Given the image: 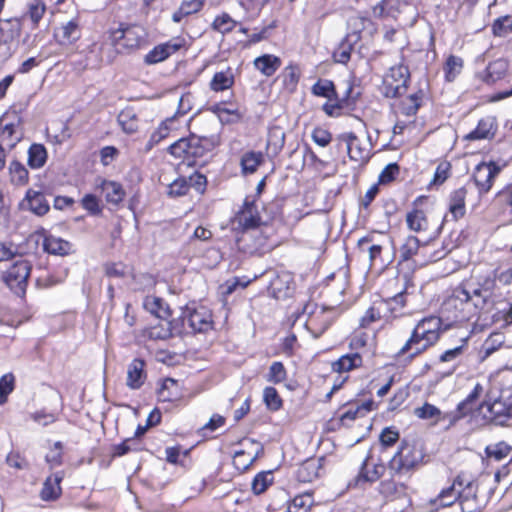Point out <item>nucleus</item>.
Here are the masks:
<instances>
[{
    "label": "nucleus",
    "instance_id": "1",
    "mask_svg": "<svg viewBox=\"0 0 512 512\" xmlns=\"http://www.w3.org/2000/svg\"><path fill=\"white\" fill-rule=\"evenodd\" d=\"M467 285L475 298L479 315L491 314L510 295L512 266L499 264L493 269L472 274Z\"/></svg>",
    "mask_w": 512,
    "mask_h": 512
},
{
    "label": "nucleus",
    "instance_id": "2",
    "mask_svg": "<svg viewBox=\"0 0 512 512\" xmlns=\"http://www.w3.org/2000/svg\"><path fill=\"white\" fill-rule=\"evenodd\" d=\"M349 351L330 364L331 371L336 375L332 387L325 394L323 401L329 403L335 393L341 390L350 380V373L365 367V355L368 352L367 336L360 331H353L347 338Z\"/></svg>",
    "mask_w": 512,
    "mask_h": 512
},
{
    "label": "nucleus",
    "instance_id": "3",
    "mask_svg": "<svg viewBox=\"0 0 512 512\" xmlns=\"http://www.w3.org/2000/svg\"><path fill=\"white\" fill-rule=\"evenodd\" d=\"M442 332L440 317L430 315L422 318L416 323L402 347L395 353V361L411 364L439 342Z\"/></svg>",
    "mask_w": 512,
    "mask_h": 512
},
{
    "label": "nucleus",
    "instance_id": "4",
    "mask_svg": "<svg viewBox=\"0 0 512 512\" xmlns=\"http://www.w3.org/2000/svg\"><path fill=\"white\" fill-rule=\"evenodd\" d=\"M429 94V84L424 81L418 82L408 94L396 98L391 107L396 118L392 129L394 135H403L406 130L415 128L417 114L429 99Z\"/></svg>",
    "mask_w": 512,
    "mask_h": 512
},
{
    "label": "nucleus",
    "instance_id": "5",
    "mask_svg": "<svg viewBox=\"0 0 512 512\" xmlns=\"http://www.w3.org/2000/svg\"><path fill=\"white\" fill-rule=\"evenodd\" d=\"M436 230L427 241L421 242L416 235H408L399 247V261L412 260L419 265H427L443 259L455 245L450 239H444L440 248H432V242L437 238Z\"/></svg>",
    "mask_w": 512,
    "mask_h": 512
},
{
    "label": "nucleus",
    "instance_id": "6",
    "mask_svg": "<svg viewBox=\"0 0 512 512\" xmlns=\"http://www.w3.org/2000/svg\"><path fill=\"white\" fill-rule=\"evenodd\" d=\"M472 297L470 288L467 289L463 285L454 288L441 307L446 319L452 322H468L479 314L475 302L472 303Z\"/></svg>",
    "mask_w": 512,
    "mask_h": 512
},
{
    "label": "nucleus",
    "instance_id": "7",
    "mask_svg": "<svg viewBox=\"0 0 512 512\" xmlns=\"http://www.w3.org/2000/svg\"><path fill=\"white\" fill-rule=\"evenodd\" d=\"M281 216L277 203L265 205L258 212V254L269 252L279 244L275 221L280 220Z\"/></svg>",
    "mask_w": 512,
    "mask_h": 512
},
{
    "label": "nucleus",
    "instance_id": "8",
    "mask_svg": "<svg viewBox=\"0 0 512 512\" xmlns=\"http://www.w3.org/2000/svg\"><path fill=\"white\" fill-rule=\"evenodd\" d=\"M424 454L417 445L407 439H403L397 451L387 463V469L401 474L409 479L421 466Z\"/></svg>",
    "mask_w": 512,
    "mask_h": 512
},
{
    "label": "nucleus",
    "instance_id": "9",
    "mask_svg": "<svg viewBox=\"0 0 512 512\" xmlns=\"http://www.w3.org/2000/svg\"><path fill=\"white\" fill-rule=\"evenodd\" d=\"M293 285V275L287 271L271 268L258 275L260 293L277 300L288 298L293 292Z\"/></svg>",
    "mask_w": 512,
    "mask_h": 512
},
{
    "label": "nucleus",
    "instance_id": "10",
    "mask_svg": "<svg viewBox=\"0 0 512 512\" xmlns=\"http://www.w3.org/2000/svg\"><path fill=\"white\" fill-rule=\"evenodd\" d=\"M110 42L118 54H132L146 44V32L139 25L120 26L110 32Z\"/></svg>",
    "mask_w": 512,
    "mask_h": 512
},
{
    "label": "nucleus",
    "instance_id": "11",
    "mask_svg": "<svg viewBox=\"0 0 512 512\" xmlns=\"http://www.w3.org/2000/svg\"><path fill=\"white\" fill-rule=\"evenodd\" d=\"M377 408L378 404L373 398L366 400L353 399L342 405L336 415L329 421V424L333 430L350 428L356 420L365 418Z\"/></svg>",
    "mask_w": 512,
    "mask_h": 512
},
{
    "label": "nucleus",
    "instance_id": "12",
    "mask_svg": "<svg viewBox=\"0 0 512 512\" xmlns=\"http://www.w3.org/2000/svg\"><path fill=\"white\" fill-rule=\"evenodd\" d=\"M430 198L427 195L417 196L411 203L405 214V224L410 232L415 234H426L433 226V219L430 216Z\"/></svg>",
    "mask_w": 512,
    "mask_h": 512
},
{
    "label": "nucleus",
    "instance_id": "13",
    "mask_svg": "<svg viewBox=\"0 0 512 512\" xmlns=\"http://www.w3.org/2000/svg\"><path fill=\"white\" fill-rule=\"evenodd\" d=\"M303 311L307 313L305 327L314 338L321 337L340 315L337 307H326L316 303H307Z\"/></svg>",
    "mask_w": 512,
    "mask_h": 512
},
{
    "label": "nucleus",
    "instance_id": "14",
    "mask_svg": "<svg viewBox=\"0 0 512 512\" xmlns=\"http://www.w3.org/2000/svg\"><path fill=\"white\" fill-rule=\"evenodd\" d=\"M410 82L409 67L399 63L390 67L383 75L380 92L385 98L396 99L407 93Z\"/></svg>",
    "mask_w": 512,
    "mask_h": 512
},
{
    "label": "nucleus",
    "instance_id": "15",
    "mask_svg": "<svg viewBox=\"0 0 512 512\" xmlns=\"http://www.w3.org/2000/svg\"><path fill=\"white\" fill-rule=\"evenodd\" d=\"M487 407L489 421L495 425L504 426L512 419V384L500 385L497 395L481 404Z\"/></svg>",
    "mask_w": 512,
    "mask_h": 512
},
{
    "label": "nucleus",
    "instance_id": "16",
    "mask_svg": "<svg viewBox=\"0 0 512 512\" xmlns=\"http://www.w3.org/2000/svg\"><path fill=\"white\" fill-rule=\"evenodd\" d=\"M353 30L349 31L340 41L332 53L335 63L346 65L350 59L355 45L362 39L361 32L368 26H374L367 17H355L352 19Z\"/></svg>",
    "mask_w": 512,
    "mask_h": 512
},
{
    "label": "nucleus",
    "instance_id": "17",
    "mask_svg": "<svg viewBox=\"0 0 512 512\" xmlns=\"http://www.w3.org/2000/svg\"><path fill=\"white\" fill-rule=\"evenodd\" d=\"M506 166L507 162L490 160L481 161L474 167L471 181L480 196L486 195L491 191L496 178Z\"/></svg>",
    "mask_w": 512,
    "mask_h": 512
},
{
    "label": "nucleus",
    "instance_id": "18",
    "mask_svg": "<svg viewBox=\"0 0 512 512\" xmlns=\"http://www.w3.org/2000/svg\"><path fill=\"white\" fill-rule=\"evenodd\" d=\"M409 478L388 470V477L381 479L376 491L384 503L396 502L409 496Z\"/></svg>",
    "mask_w": 512,
    "mask_h": 512
},
{
    "label": "nucleus",
    "instance_id": "19",
    "mask_svg": "<svg viewBox=\"0 0 512 512\" xmlns=\"http://www.w3.org/2000/svg\"><path fill=\"white\" fill-rule=\"evenodd\" d=\"M337 147L345 148L349 159L358 165L366 164L372 155L371 144L361 139L354 132H343L336 137Z\"/></svg>",
    "mask_w": 512,
    "mask_h": 512
},
{
    "label": "nucleus",
    "instance_id": "20",
    "mask_svg": "<svg viewBox=\"0 0 512 512\" xmlns=\"http://www.w3.org/2000/svg\"><path fill=\"white\" fill-rule=\"evenodd\" d=\"M177 321H181L177 333H196L206 332L212 327V315L205 308H194L186 306Z\"/></svg>",
    "mask_w": 512,
    "mask_h": 512
},
{
    "label": "nucleus",
    "instance_id": "21",
    "mask_svg": "<svg viewBox=\"0 0 512 512\" xmlns=\"http://www.w3.org/2000/svg\"><path fill=\"white\" fill-rule=\"evenodd\" d=\"M470 476L465 472L458 473L450 486L443 488L434 498L429 500V505L435 510H440L458 503L463 487L469 488Z\"/></svg>",
    "mask_w": 512,
    "mask_h": 512
},
{
    "label": "nucleus",
    "instance_id": "22",
    "mask_svg": "<svg viewBox=\"0 0 512 512\" xmlns=\"http://www.w3.org/2000/svg\"><path fill=\"white\" fill-rule=\"evenodd\" d=\"M32 270L29 261L21 259L13 263L4 273V283L18 296L24 297Z\"/></svg>",
    "mask_w": 512,
    "mask_h": 512
},
{
    "label": "nucleus",
    "instance_id": "23",
    "mask_svg": "<svg viewBox=\"0 0 512 512\" xmlns=\"http://www.w3.org/2000/svg\"><path fill=\"white\" fill-rule=\"evenodd\" d=\"M371 459L372 455L371 453H368L362 461L358 473L349 481V488L364 489L367 485L370 486L381 480L385 473L386 466L382 462H377L370 465L369 461Z\"/></svg>",
    "mask_w": 512,
    "mask_h": 512
},
{
    "label": "nucleus",
    "instance_id": "24",
    "mask_svg": "<svg viewBox=\"0 0 512 512\" xmlns=\"http://www.w3.org/2000/svg\"><path fill=\"white\" fill-rule=\"evenodd\" d=\"M467 195L468 190L465 186L456 188L449 193L447 197V213L436 228V236L441 234L445 222H457L465 217Z\"/></svg>",
    "mask_w": 512,
    "mask_h": 512
},
{
    "label": "nucleus",
    "instance_id": "25",
    "mask_svg": "<svg viewBox=\"0 0 512 512\" xmlns=\"http://www.w3.org/2000/svg\"><path fill=\"white\" fill-rule=\"evenodd\" d=\"M221 142L219 133H207L206 131H199V133L192 132L188 137L189 145V160L201 159L208 153L212 152L215 147L219 146Z\"/></svg>",
    "mask_w": 512,
    "mask_h": 512
},
{
    "label": "nucleus",
    "instance_id": "26",
    "mask_svg": "<svg viewBox=\"0 0 512 512\" xmlns=\"http://www.w3.org/2000/svg\"><path fill=\"white\" fill-rule=\"evenodd\" d=\"M256 197L247 196L244 200L242 208L231 220L232 228L238 232H245L249 229L256 228Z\"/></svg>",
    "mask_w": 512,
    "mask_h": 512
},
{
    "label": "nucleus",
    "instance_id": "27",
    "mask_svg": "<svg viewBox=\"0 0 512 512\" xmlns=\"http://www.w3.org/2000/svg\"><path fill=\"white\" fill-rule=\"evenodd\" d=\"M384 322L386 323V316L380 307L378 300L372 301L370 306L364 311L358 321V327L354 331H360L367 336V345H369V333L373 331V337H376L375 325Z\"/></svg>",
    "mask_w": 512,
    "mask_h": 512
},
{
    "label": "nucleus",
    "instance_id": "28",
    "mask_svg": "<svg viewBox=\"0 0 512 512\" xmlns=\"http://www.w3.org/2000/svg\"><path fill=\"white\" fill-rule=\"evenodd\" d=\"M498 132V122L494 116H485L478 120L476 127L462 137L463 142L491 141Z\"/></svg>",
    "mask_w": 512,
    "mask_h": 512
},
{
    "label": "nucleus",
    "instance_id": "29",
    "mask_svg": "<svg viewBox=\"0 0 512 512\" xmlns=\"http://www.w3.org/2000/svg\"><path fill=\"white\" fill-rule=\"evenodd\" d=\"M377 300L386 316V323H391L406 314L407 292L403 294L397 292L396 295H388V298H378Z\"/></svg>",
    "mask_w": 512,
    "mask_h": 512
},
{
    "label": "nucleus",
    "instance_id": "30",
    "mask_svg": "<svg viewBox=\"0 0 512 512\" xmlns=\"http://www.w3.org/2000/svg\"><path fill=\"white\" fill-rule=\"evenodd\" d=\"M509 64L504 59H496L488 63L484 70L476 73L475 77L482 84L491 86L504 79L508 74Z\"/></svg>",
    "mask_w": 512,
    "mask_h": 512
},
{
    "label": "nucleus",
    "instance_id": "31",
    "mask_svg": "<svg viewBox=\"0 0 512 512\" xmlns=\"http://www.w3.org/2000/svg\"><path fill=\"white\" fill-rule=\"evenodd\" d=\"M183 45L184 40L181 39H172L165 43L159 44L145 55L144 62L147 65H153L162 62L177 52Z\"/></svg>",
    "mask_w": 512,
    "mask_h": 512
},
{
    "label": "nucleus",
    "instance_id": "32",
    "mask_svg": "<svg viewBox=\"0 0 512 512\" xmlns=\"http://www.w3.org/2000/svg\"><path fill=\"white\" fill-rule=\"evenodd\" d=\"M408 5L407 0H381L372 7V13L374 17L380 19H397L402 9Z\"/></svg>",
    "mask_w": 512,
    "mask_h": 512
},
{
    "label": "nucleus",
    "instance_id": "33",
    "mask_svg": "<svg viewBox=\"0 0 512 512\" xmlns=\"http://www.w3.org/2000/svg\"><path fill=\"white\" fill-rule=\"evenodd\" d=\"M483 388L477 383L470 393L460 401L453 412V420H460L471 415L476 409L477 400L479 399Z\"/></svg>",
    "mask_w": 512,
    "mask_h": 512
},
{
    "label": "nucleus",
    "instance_id": "34",
    "mask_svg": "<svg viewBox=\"0 0 512 512\" xmlns=\"http://www.w3.org/2000/svg\"><path fill=\"white\" fill-rule=\"evenodd\" d=\"M322 111L326 116L331 118H339L351 115L355 109L345 101L336 91V95L331 97L322 105Z\"/></svg>",
    "mask_w": 512,
    "mask_h": 512
},
{
    "label": "nucleus",
    "instance_id": "35",
    "mask_svg": "<svg viewBox=\"0 0 512 512\" xmlns=\"http://www.w3.org/2000/svg\"><path fill=\"white\" fill-rule=\"evenodd\" d=\"M81 37V28L77 18L62 24L55 31V38L60 45H71Z\"/></svg>",
    "mask_w": 512,
    "mask_h": 512
},
{
    "label": "nucleus",
    "instance_id": "36",
    "mask_svg": "<svg viewBox=\"0 0 512 512\" xmlns=\"http://www.w3.org/2000/svg\"><path fill=\"white\" fill-rule=\"evenodd\" d=\"M23 207H27L32 213L37 216H43L50 210V205L45 198V195L40 191L28 189L25 198L21 204Z\"/></svg>",
    "mask_w": 512,
    "mask_h": 512
},
{
    "label": "nucleus",
    "instance_id": "37",
    "mask_svg": "<svg viewBox=\"0 0 512 512\" xmlns=\"http://www.w3.org/2000/svg\"><path fill=\"white\" fill-rule=\"evenodd\" d=\"M464 59L453 53L448 54L442 64L443 78L445 82H454L464 69Z\"/></svg>",
    "mask_w": 512,
    "mask_h": 512
},
{
    "label": "nucleus",
    "instance_id": "38",
    "mask_svg": "<svg viewBox=\"0 0 512 512\" xmlns=\"http://www.w3.org/2000/svg\"><path fill=\"white\" fill-rule=\"evenodd\" d=\"M145 362L142 359H134L128 366L127 386L131 389H139L146 379L144 371Z\"/></svg>",
    "mask_w": 512,
    "mask_h": 512
},
{
    "label": "nucleus",
    "instance_id": "39",
    "mask_svg": "<svg viewBox=\"0 0 512 512\" xmlns=\"http://www.w3.org/2000/svg\"><path fill=\"white\" fill-rule=\"evenodd\" d=\"M301 77V70L297 63L290 62L284 67L280 74L282 79L283 88L289 93H294L297 90L298 83Z\"/></svg>",
    "mask_w": 512,
    "mask_h": 512
},
{
    "label": "nucleus",
    "instance_id": "40",
    "mask_svg": "<svg viewBox=\"0 0 512 512\" xmlns=\"http://www.w3.org/2000/svg\"><path fill=\"white\" fill-rule=\"evenodd\" d=\"M43 249L45 252L52 255L65 256L69 254L71 244L62 238L45 234L43 238Z\"/></svg>",
    "mask_w": 512,
    "mask_h": 512
},
{
    "label": "nucleus",
    "instance_id": "41",
    "mask_svg": "<svg viewBox=\"0 0 512 512\" xmlns=\"http://www.w3.org/2000/svg\"><path fill=\"white\" fill-rule=\"evenodd\" d=\"M475 484L470 478L469 488L463 487L461 495L458 500L461 512H478L479 502L476 492L474 490Z\"/></svg>",
    "mask_w": 512,
    "mask_h": 512
},
{
    "label": "nucleus",
    "instance_id": "42",
    "mask_svg": "<svg viewBox=\"0 0 512 512\" xmlns=\"http://www.w3.org/2000/svg\"><path fill=\"white\" fill-rule=\"evenodd\" d=\"M487 461L500 462L512 453V444L502 440L489 444L484 449Z\"/></svg>",
    "mask_w": 512,
    "mask_h": 512
},
{
    "label": "nucleus",
    "instance_id": "43",
    "mask_svg": "<svg viewBox=\"0 0 512 512\" xmlns=\"http://www.w3.org/2000/svg\"><path fill=\"white\" fill-rule=\"evenodd\" d=\"M493 205L502 213L512 215V182L505 184L496 192Z\"/></svg>",
    "mask_w": 512,
    "mask_h": 512
},
{
    "label": "nucleus",
    "instance_id": "44",
    "mask_svg": "<svg viewBox=\"0 0 512 512\" xmlns=\"http://www.w3.org/2000/svg\"><path fill=\"white\" fill-rule=\"evenodd\" d=\"M262 402L271 413L280 411L284 406V400L274 386H266L263 389Z\"/></svg>",
    "mask_w": 512,
    "mask_h": 512
},
{
    "label": "nucleus",
    "instance_id": "45",
    "mask_svg": "<svg viewBox=\"0 0 512 512\" xmlns=\"http://www.w3.org/2000/svg\"><path fill=\"white\" fill-rule=\"evenodd\" d=\"M282 66V59L274 54L258 56V71L266 77H272Z\"/></svg>",
    "mask_w": 512,
    "mask_h": 512
},
{
    "label": "nucleus",
    "instance_id": "46",
    "mask_svg": "<svg viewBox=\"0 0 512 512\" xmlns=\"http://www.w3.org/2000/svg\"><path fill=\"white\" fill-rule=\"evenodd\" d=\"M118 123L127 134H133L138 131L139 118L135 110L131 107L123 109L118 115Z\"/></svg>",
    "mask_w": 512,
    "mask_h": 512
},
{
    "label": "nucleus",
    "instance_id": "47",
    "mask_svg": "<svg viewBox=\"0 0 512 512\" xmlns=\"http://www.w3.org/2000/svg\"><path fill=\"white\" fill-rule=\"evenodd\" d=\"M101 190L108 203L119 204L125 197L122 185L115 181L103 180Z\"/></svg>",
    "mask_w": 512,
    "mask_h": 512
},
{
    "label": "nucleus",
    "instance_id": "48",
    "mask_svg": "<svg viewBox=\"0 0 512 512\" xmlns=\"http://www.w3.org/2000/svg\"><path fill=\"white\" fill-rule=\"evenodd\" d=\"M62 477L58 474L48 477L41 490V498L44 501L56 500L61 494L60 482Z\"/></svg>",
    "mask_w": 512,
    "mask_h": 512
},
{
    "label": "nucleus",
    "instance_id": "49",
    "mask_svg": "<svg viewBox=\"0 0 512 512\" xmlns=\"http://www.w3.org/2000/svg\"><path fill=\"white\" fill-rule=\"evenodd\" d=\"M176 116H171L166 118L157 128L156 131H154L150 139L147 143V148L151 149L154 145L158 144L161 140L165 139L168 135L170 130L176 129Z\"/></svg>",
    "mask_w": 512,
    "mask_h": 512
},
{
    "label": "nucleus",
    "instance_id": "50",
    "mask_svg": "<svg viewBox=\"0 0 512 512\" xmlns=\"http://www.w3.org/2000/svg\"><path fill=\"white\" fill-rule=\"evenodd\" d=\"M47 150L44 145L34 143L28 149V165L32 169L43 167L47 161Z\"/></svg>",
    "mask_w": 512,
    "mask_h": 512
},
{
    "label": "nucleus",
    "instance_id": "51",
    "mask_svg": "<svg viewBox=\"0 0 512 512\" xmlns=\"http://www.w3.org/2000/svg\"><path fill=\"white\" fill-rule=\"evenodd\" d=\"M268 383L274 385L284 383L288 378V371L284 363L281 361H273L264 375Z\"/></svg>",
    "mask_w": 512,
    "mask_h": 512
},
{
    "label": "nucleus",
    "instance_id": "52",
    "mask_svg": "<svg viewBox=\"0 0 512 512\" xmlns=\"http://www.w3.org/2000/svg\"><path fill=\"white\" fill-rule=\"evenodd\" d=\"M320 465L313 460L303 462L297 469V479L303 483L312 482L319 476Z\"/></svg>",
    "mask_w": 512,
    "mask_h": 512
},
{
    "label": "nucleus",
    "instance_id": "53",
    "mask_svg": "<svg viewBox=\"0 0 512 512\" xmlns=\"http://www.w3.org/2000/svg\"><path fill=\"white\" fill-rule=\"evenodd\" d=\"M234 83V74L231 68L225 71L216 72L210 82V88L213 91H223L232 87Z\"/></svg>",
    "mask_w": 512,
    "mask_h": 512
},
{
    "label": "nucleus",
    "instance_id": "54",
    "mask_svg": "<svg viewBox=\"0 0 512 512\" xmlns=\"http://www.w3.org/2000/svg\"><path fill=\"white\" fill-rule=\"evenodd\" d=\"M178 321L174 320L167 323L166 326L159 324L148 329L147 336L152 340H166L173 335V331L177 333Z\"/></svg>",
    "mask_w": 512,
    "mask_h": 512
},
{
    "label": "nucleus",
    "instance_id": "55",
    "mask_svg": "<svg viewBox=\"0 0 512 512\" xmlns=\"http://www.w3.org/2000/svg\"><path fill=\"white\" fill-rule=\"evenodd\" d=\"M403 294L407 292L406 283H402L399 276L387 278L380 288L379 298H388V295Z\"/></svg>",
    "mask_w": 512,
    "mask_h": 512
},
{
    "label": "nucleus",
    "instance_id": "56",
    "mask_svg": "<svg viewBox=\"0 0 512 512\" xmlns=\"http://www.w3.org/2000/svg\"><path fill=\"white\" fill-rule=\"evenodd\" d=\"M311 93L317 97L326 98L327 101L336 95V86L330 79L319 78L311 87Z\"/></svg>",
    "mask_w": 512,
    "mask_h": 512
},
{
    "label": "nucleus",
    "instance_id": "57",
    "mask_svg": "<svg viewBox=\"0 0 512 512\" xmlns=\"http://www.w3.org/2000/svg\"><path fill=\"white\" fill-rule=\"evenodd\" d=\"M491 33L495 37L504 38L512 33V15H503L493 20Z\"/></svg>",
    "mask_w": 512,
    "mask_h": 512
},
{
    "label": "nucleus",
    "instance_id": "58",
    "mask_svg": "<svg viewBox=\"0 0 512 512\" xmlns=\"http://www.w3.org/2000/svg\"><path fill=\"white\" fill-rule=\"evenodd\" d=\"M18 125L14 123L5 124L0 133V140L10 149L14 148L21 140L22 134L17 130Z\"/></svg>",
    "mask_w": 512,
    "mask_h": 512
},
{
    "label": "nucleus",
    "instance_id": "59",
    "mask_svg": "<svg viewBox=\"0 0 512 512\" xmlns=\"http://www.w3.org/2000/svg\"><path fill=\"white\" fill-rule=\"evenodd\" d=\"M400 166L396 162L386 165L378 175L377 184L379 186H389L394 183L400 175Z\"/></svg>",
    "mask_w": 512,
    "mask_h": 512
},
{
    "label": "nucleus",
    "instance_id": "60",
    "mask_svg": "<svg viewBox=\"0 0 512 512\" xmlns=\"http://www.w3.org/2000/svg\"><path fill=\"white\" fill-rule=\"evenodd\" d=\"M46 12V4L43 0H32L27 6V12L23 18L28 17L33 28H36Z\"/></svg>",
    "mask_w": 512,
    "mask_h": 512
},
{
    "label": "nucleus",
    "instance_id": "61",
    "mask_svg": "<svg viewBox=\"0 0 512 512\" xmlns=\"http://www.w3.org/2000/svg\"><path fill=\"white\" fill-rule=\"evenodd\" d=\"M284 145V133L278 128L271 129L267 137L266 152L268 155H277Z\"/></svg>",
    "mask_w": 512,
    "mask_h": 512
},
{
    "label": "nucleus",
    "instance_id": "62",
    "mask_svg": "<svg viewBox=\"0 0 512 512\" xmlns=\"http://www.w3.org/2000/svg\"><path fill=\"white\" fill-rule=\"evenodd\" d=\"M0 31L10 40L19 38L22 32V20L20 18L1 20Z\"/></svg>",
    "mask_w": 512,
    "mask_h": 512
},
{
    "label": "nucleus",
    "instance_id": "63",
    "mask_svg": "<svg viewBox=\"0 0 512 512\" xmlns=\"http://www.w3.org/2000/svg\"><path fill=\"white\" fill-rule=\"evenodd\" d=\"M361 90L358 85H356L353 79H348L345 81V90L341 94L342 98L347 101L355 110L357 109L358 101L361 97Z\"/></svg>",
    "mask_w": 512,
    "mask_h": 512
},
{
    "label": "nucleus",
    "instance_id": "64",
    "mask_svg": "<svg viewBox=\"0 0 512 512\" xmlns=\"http://www.w3.org/2000/svg\"><path fill=\"white\" fill-rule=\"evenodd\" d=\"M414 414L419 419L434 420L435 423L441 419V411L435 405L425 402L421 407L414 409Z\"/></svg>",
    "mask_w": 512,
    "mask_h": 512
}]
</instances>
